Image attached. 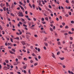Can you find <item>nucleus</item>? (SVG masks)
Here are the masks:
<instances>
[{
  "label": "nucleus",
  "mask_w": 74,
  "mask_h": 74,
  "mask_svg": "<svg viewBox=\"0 0 74 74\" xmlns=\"http://www.w3.org/2000/svg\"><path fill=\"white\" fill-rule=\"evenodd\" d=\"M16 62L17 63V64H14V65H17L18 64V58H16Z\"/></svg>",
  "instance_id": "1"
},
{
  "label": "nucleus",
  "mask_w": 74,
  "mask_h": 74,
  "mask_svg": "<svg viewBox=\"0 0 74 74\" xmlns=\"http://www.w3.org/2000/svg\"><path fill=\"white\" fill-rule=\"evenodd\" d=\"M18 59L19 60L22 59V57L21 56H18Z\"/></svg>",
  "instance_id": "2"
},
{
  "label": "nucleus",
  "mask_w": 74,
  "mask_h": 74,
  "mask_svg": "<svg viewBox=\"0 0 74 74\" xmlns=\"http://www.w3.org/2000/svg\"><path fill=\"white\" fill-rule=\"evenodd\" d=\"M4 70H7V66H5L3 68Z\"/></svg>",
  "instance_id": "3"
},
{
  "label": "nucleus",
  "mask_w": 74,
  "mask_h": 74,
  "mask_svg": "<svg viewBox=\"0 0 74 74\" xmlns=\"http://www.w3.org/2000/svg\"><path fill=\"white\" fill-rule=\"evenodd\" d=\"M19 7H20L21 10H24V8H23L22 6H21V5H19Z\"/></svg>",
  "instance_id": "4"
},
{
  "label": "nucleus",
  "mask_w": 74,
  "mask_h": 74,
  "mask_svg": "<svg viewBox=\"0 0 74 74\" xmlns=\"http://www.w3.org/2000/svg\"><path fill=\"white\" fill-rule=\"evenodd\" d=\"M21 43L23 45H26V43H25V42L24 41L22 42Z\"/></svg>",
  "instance_id": "5"
},
{
  "label": "nucleus",
  "mask_w": 74,
  "mask_h": 74,
  "mask_svg": "<svg viewBox=\"0 0 74 74\" xmlns=\"http://www.w3.org/2000/svg\"><path fill=\"white\" fill-rule=\"evenodd\" d=\"M7 69H10V65H8V64L7 65Z\"/></svg>",
  "instance_id": "6"
},
{
  "label": "nucleus",
  "mask_w": 74,
  "mask_h": 74,
  "mask_svg": "<svg viewBox=\"0 0 74 74\" xmlns=\"http://www.w3.org/2000/svg\"><path fill=\"white\" fill-rule=\"evenodd\" d=\"M5 62L6 63H9V61H8V60H5Z\"/></svg>",
  "instance_id": "7"
},
{
  "label": "nucleus",
  "mask_w": 74,
  "mask_h": 74,
  "mask_svg": "<svg viewBox=\"0 0 74 74\" xmlns=\"http://www.w3.org/2000/svg\"><path fill=\"white\" fill-rule=\"evenodd\" d=\"M69 34H74V32H72L71 33V32L69 31Z\"/></svg>",
  "instance_id": "8"
},
{
  "label": "nucleus",
  "mask_w": 74,
  "mask_h": 74,
  "mask_svg": "<svg viewBox=\"0 0 74 74\" xmlns=\"http://www.w3.org/2000/svg\"><path fill=\"white\" fill-rule=\"evenodd\" d=\"M60 54V51H58L57 53V55H59Z\"/></svg>",
  "instance_id": "9"
},
{
  "label": "nucleus",
  "mask_w": 74,
  "mask_h": 74,
  "mask_svg": "<svg viewBox=\"0 0 74 74\" xmlns=\"http://www.w3.org/2000/svg\"><path fill=\"white\" fill-rule=\"evenodd\" d=\"M60 59L62 60H64V57H62L60 58Z\"/></svg>",
  "instance_id": "10"
},
{
  "label": "nucleus",
  "mask_w": 74,
  "mask_h": 74,
  "mask_svg": "<svg viewBox=\"0 0 74 74\" xmlns=\"http://www.w3.org/2000/svg\"><path fill=\"white\" fill-rule=\"evenodd\" d=\"M26 34H30V35H31V34L29 32H27Z\"/></svg>",
  "instance_id": "11"
},
{
  "label": "nucleus",
  "mask_w": 74,
  "mask_h": 74,
  "mask_svg": "<svg viewBox=\"0 0 74 74\" xmlns=\"http://www.w3.org/2000/svg\"><path fill=\"white\" fill-rule=\"evenodd\" d=\"M15 6H14V4L13 3H12V5L11 6V8H13Z\"/></svg>",
  "instance_id": "12"
},
{
  "label": "nucleus",
  "mask_w": 74,
  "mask_h": 74,
  "mask_svg": "<svg viewBox=\"0 0 74 74\" xmlns=\"http://www.w3.org/2000/svg\"><path fill=\"white\" fill-rule=\"evenodd\" d=\"M45 45L46 46V47H48V44L47 43H44Z\"/></svg>",
  "instance_id": "13"
},
{
  "label": "nucleus",
  "mask_w": 74,
  "mask_h": 74,
  "mask_svg": "<svg viewBox=\"0 0 74 74\" xmlns=\"http://www.w3.org/2000/svg\"><path fill=\"white\" fill-rule=\"evenodd\" d=\"M32 7L34 9V8H35V5H34V4H33L32 5Z\"/></svg>",
  "instance_id": "14"
},
{
  "label": "nucleus",
  "mask_w": 74,
  "mask_h": 74,
  "mask_svg": "<svg viewBox=\"0 0 74 74\" xmlns=\"http://www.w3.org/2000/svg\"><path fill=\"white\" fill-rule=\"evenodd\" d=\"M72 72H72V71L71 72L70 71V70L68 71V73L69 74H71Z\"/></svg>",
  "instance_id": "15"
},
{
  "label": "nucleus",
  "mask_w": 74,
  "mask_h": 74,
  "mask_svg": "<svg viewBox=\"0 0 74 74\" xmlns=\"http://www.w3.org/2000/svg\"><path fill=\"white\" fill-rule=\"evenodd\" d=\"M58 64H60V65H61V66H63V64L62 63H58Z\"/></svg>",
  "instance_id": "16"
},
{
  "label": "nucleus",
  "mask_w": 74,
  "mask_h": 74,
  "mask_svg": "<svg viewBox=\"0 0 74 74\" xmlns=\"http://www.w3.org/2000/svg\"><path fill=\"white\" fill-rule=\"evenodd\" d=\"M38 8L40 11H41V10H42L41 8H40V6H38Z\"/></svg>",
  "instance_id": "17"
},
{
  "label": "nucleus",
  "mask_w": 74,
  "mask_h": 74,
  "mask_svg": "<svg viewBox=\"0 0 74 74\" xmlns=\"http://www.w3.org/2000/svg\"><path fill=\"white\" fill-rule=\"evenodd\" d=\"M24 60H25V61H27V59L26 58H24Z\"/></svg>",
  "instance_id": "18"
},
{
  "label": "nucleus",
  "mask_w": 74,
  "mask_h": 74,
  "mask_svg": "<svg viewBox=\"0 0 74 74\" xmlns=\"http://www.w3.org/2000/svg\"><path fill=\"white\" fill-rule=\"evenodd\" d=\"M23 68L24 69H26V67L25 66H23Z\"/></svg>",
  "instance_id": "19"
},
{
  "label": "nucleus",
  "mask_w": 74,
  "mask_h": 74,
  "mask_svg": "<svg viewBox=\"0 0 74 74\" xmlns=\"http://www.w3.org/2000/svg\"><path fill=\"white\" fill-rule=\"evenodd\" d=\"M29 7H30V8H32V6L31 5V4H30V3H29Z\"/></svg>",
  "instance_id": "20"
},
{
  "label": "nucleus",
  "mask_w": 74,
  "mask_h": 74,
  "mask_svg": "<svg viewBox=\"0 0 74 74\" xmlns=\"http://www.w3.org/2000/svg\"><path fill=\"white\" fill-rule=\"evenodd\" d=\"M65 16H66V17H68L69 16V14H66Z\"/></svg>",
  "instance_id": "21"
},
{
  "label": "nucleus",
  "mask_w": 74,
  "mask_h": 74,
  "mask_svg": "<svg viewBox=\"0 0 74 74\" xmlns=\"http://www.w3.org/2000/svg\"><path fill=\"white\" fill-rule=\"evenodd\" d=\"M69 38H70V40H72L73 39V38H72V37H70Z\"/></svg>",
  "instance_id": "22"
},
{
  "label": "nucleus",
  "mask_w": 74,
  "mask_h": 74,
  "mask_svg": "<svg viewBox=\"0 0 74 74\" xmlns=\"http://www.w3.org/2000/svg\"><path fill=\"white\" fill-rule=\"evenodd\" d=\"M3 10L4 11H6V9H5V7H4L3 8Z\"/></svg>",
  "instance_id": "23"
},
{
  "label": "nucleus",
  "mask_w": 74,
  "mask_h": 74,
  "mask_svg": "<svg viewBox=\"0 0 74 74\" xmlns=\"http://www.w3.org/2000/svg\"><path fill=\"white\" fill-rule=\"evenodd\" d=\"M26 37H27V39H29L28 38L29 37V35H26Z\"/></svg>",
  "instance_id": "24"
},
{
  "label": "nucleus",
  "mask_w": 74,
  "mask_h": 74,
  "mask_svg": "<svg viewBox=\"0 0 74 74\" xmlns=\"http://www.w3.org/2000/svg\"><path fill=\"white\" fill-rule=\"evenodd\" d=\"M50 31H51V32L53 31V29H52V28L51 27L50 28Z\"/></svg>",
  "instance_id": "25"
},
{
  "label": "nucleus",
  "mask_w": 74,
  "mask_h": 74,
  "mask_svg": "<svg viewBox=\"0 0 74 74\" xmlns=\"http://www.w3.org/2000/svg\"><path fill=\"white\" fill-rule=\"evenodd\" d=\"M12 51H13L14 52H15V50L13 49H12Z\"/></svg>",
  "instance_id": "26"
},
{
  "label": "nucleus",
  "mask_w": 74,
  "mask_h": 74,
  "mask_svg": "<svg viewBox=\"0 0 74 74\" xmlns=\"http://www.w3.org/2000/svg\"><path fill=\"white\" fill-rule=\"evenodd\" d=\"M8 45H12V44H11V43H8Z\"/></svg>",
  "instance_id": "27"
},
{
  "label": "nucleus",
  "mask_w": 74,
  "mask_h": 74,
  "mask_svg": "<svg viewBox=\"0 0 74 74\" xmlns=\"http://www.w3.org/2000/svg\"><path fill=\"white\" fill-rule=\"evenodd\" d=\"M58 45H60V42L59 41L58 42Z\"/></svg>",
  "instance_id": "28"
},
{
  "label": "nucleus",
  "mask_w": 74,
  "mask_h": 74,
  "mask_svg": "<svg viewBox=\"0 0 74 74\" xmlns=\"http://www.w3.org/2000/svg\"><path fill=\"white\" fill-rule=\"evenodd\" d=\"M10 39L11 41L12 42H13V40L12 39L10 38Z\"/></svg>",
  "instance_id": "29"
},
{
  "label": "nucleus",
  "mask_w": 74,
  "mask_h": 74,
  "mask_svg": "<svg viewBox=\"0 0 74 74\" xmlns=\"http://www.w3.org/2000/svg\"><path fill=\"white\" fill-rule=\"evenodd\" d=\"M6 6L7 7H8V2H6Z\"/></svg>",
  "instance_id": "30"
},
{
  "label": "nucleus",
  "mask_w": 74,
  "mask_h": 74,
  "mask_svg": "<svg viewBox=\"0 0 74 74\" xmlns=\"http://www.w3.org/2000/svg\"><path fill=\"white\" fill-rule=\"evenodd\" d=\"M19 3L20 4V5H22V4H23V3H22V2H21V1H20L19 2Z\"/></svg>",
  "instance_id": "31"
},
{
  "label": "nucleus",
  "mask_w": 74,
  "mask_h": 74,
  "mask_svg": "<svg viewBox=\"0 0 74 74\" xmlns=\"http://www.w3.org/2000/svg\"><path fill=\"white\" fill-rule=\"evenodd\" d=\"M65 29H68L69 28V26H66L65 27Z\"/></svg>",
  "instance_id": "32"
},
{
  "label": "nucleus",
  "mask_w": 74,
  "mask_h": 74,
  "mask_svg": "<svg viewBox=\"0 0 74 74\" xmlns=\"http://www.w3.org/2000/svg\"><path fill=\"white\" fill-rule=\"evenodd\" d=\"M23 26H24V27H27V25H25V24H23Z\"/></svg>",
  "instance_id": "33"
},
{
  "label": "nucleus",
  "mask_w": 74,
  "mask_h": 74,
  "mask_svg": "<svg viewBox=\"0 0 74 74\" xmlns=\"http://www.w3.org/2000/svg\"><path fill=\"white\" fill-rule=\"evenodd\" d=\"M0 29L1 30H3V27H1V26H0Z\"/></svg>",
  "instance_id": "34"
},
{
  "label": "nucleus",
  "mask_w": 74,
  "mask_h": 74,
  "mask_svg": "<svg viewBox=\"0 0 74 74\" xmlns=\"http://www.w3.org/2000/svg\"><path fill=\"white\" fill-rule=\"evenodd\" d=\"M64 35H65V36H67L68 35V34L67 33H65L64 34Z\"/></svg>",
  "instance_id": "35"
},
{
  "label": "nucleus",
  "mask_w": 74,
  "mask_h": 74,
  "mask_svg": "<svg viewBox=\"0 0 74 74\" xmlns=\"http://www.w3.org/2000/svg\"><path fill=\"white\" fill-rule=\"evenodd\" d=\"M39 6H40V7H42L43 6L41 4V3H40V4H39Z\"/></svg>",
  "instance_id": "36"
},
{
  "label": "nucleus",
  "mask_w": 74,
  "mask_h": 74,
  "mask_svg": "<svg viewBox=\"0 0 74 74\" xmlns=\"http://www.w3.org/2000/svg\"><path fill=\"white\" fill-rule=\"evenodd\" d=\"M38 52H40V48H38Z\"/></svg>",
  "instance_id": "37"
},
{
  "label": "nucleus",
  "mask_w": 74,
  "mask_h": 74,
  "mask_svg": "<svg viewBox=\"0 0 74 74\" xmlns=\"http://www.w3.org/2000/svg\"><path fill=\"white\" fill-rule=\"evenodd\" d=\"M34 58L37 61H38V59H37V58L35 57Z\"/></svg>",
  "instance_id": "38"
},
{
  "label": "nucleus",
  "mask_w": 74,
  "mask_h": 74,
  "mask_svg": "<svg viewBox=\"0 0 74 74\" xmlns=\"http://www.w3.org/2000/svg\"><path fill=\"white\" fill-rule=\"evenodd\" d=\"M15 39H17L18 40H19V37H16V38H15Z\"/></svg>",
  "instance_id": "39"
},
{
  "label": "nucleus",
  "mask_w": 74,
  "mask_h": 74,
  "mask_svg": "<svg viewBox=\"0 0 74 74\" xmlns=\"http://www.w3.org/2000/svg\"><path fill=\"white\" fill-rule=\"evenodd\" d=\"M69 13L70 15H71V12H69Z\"/></svg>",
  "instance_id": "40"
},
{
  "label": "nucleus",
  "mask_w": 74,
  "mask_h": 74,
  "mask_svg": "<svg viewBox=\"0 0 74 74\" xmlns=\"http://www.w3.org/2000/svg\"><path fill=\"white\" fill-rule=\"evenodd\" d=\"M71 23H72L73 24H74V21H71Z\"/></svg>",
  "instance_id": "41"
},
{
  "label": "nucleus",
  "mask_w": 74,
  "mask_h": 74,
  "mask_svg": "<svg viewBox=\"0 0 74 74\" xmlns=\"http://www.w3.org/2000/svg\"><path fill=\"white\" fill-rule=\"evenodd\" d=\"M34 37H38V36H37V35L36 34H35L34 35Z\"/></svg>",
  "instance_id": "42"
},
{
  "label": "nucleus",
  "mask_w": 74,
  "mask_h": 74,
  "mask_svg": "<svg viewBox=\"0 0 74 74\" xmlns=\"http://www.w3.org/2000/svg\"><path fill=\"white\" fill-rule=\"evenodd\" d=\"M10 53H12V54H13V53H14L12 51H10Z\"/></svg>",
  "instance_id": "43"
},
{
  "label": "nucleus",
  "mask_w": 74,
  "mask_h": 74,
  "mask_svg": "<svg viewBox=\"0 0 74 74\" xmlns=\"http://www.w3.org/2000/svg\"><path fill=\"white\" fill-rule=\"evenodd\" d=\"M63 44H65V43H66V41H63Z\"/></svg>",
  "instance_id": "44"
},
{
  "label": "nucleus",
  "mask_w": 74,
  "mask_h": 74,
  "mask_svg": "<svg viewBox=\"0 0 74 74\" xmlns=\"http://www.w3.org/2000/svg\"><path fill=\"white\" fill-rule=\"evenodd\" d=\"M45 20H46V21H48V18H45Z\"/></svg>",
  "instance_id": "45"
},
{
  "label": "nucleus",
  "mask_w": 74,
  "mask_h": 74,
  "mask_svg": "<svg viewBox=\"0 0 74 74\" xmlns=\"http://www.w3.org/2000/svg\"><path fill=\"white\" fill-rule=\"evenodd\" d=\"M61 33H64V31H63V30L61 31Z\"/></svg>",
  "instance_id": "46"
},
{
  "label": "nucleus",
  "mask_w": 74,
  "mask_h": 74,
  "mask_svg": "<svg viewBox=\"0 0 74 74\" xmlns=\"http://www.w3.org/2000/svg\"><path fill=\"white\" fill-rule=\"evenodd\" d=\"M23 52H26V50H25V49H23Z\"/></svg>",
  "instance_id": "47"
},
{
  "label": "nucleus",
  "mask_w": 74,
  "mask_h": 74,
  "mask_svg": "<svg viewBox=\"0 0 74 74\" xmlns=\"http://www.w3.org/2000/svg\"><path fill=\"white\" fill-rule=\"evenodd\" d=\"M49 8H52V7H51V5H49Z\"/></svg>",
  "instance_id": "48"
},
{
  "label": "nucleus",
  "mask_w": 74,
  "mask_h": 74,
  "mask_svg": "<svg viewBox=\"0 0 74 74\" xmlns=\"http://www.w3.org/2000/svg\"><path fill=\"white\" fill-rule=\"evenodd\" d=\"M22 22L25 21V20L23 18H21Z\"/></svg>",
  "instance_id": "49"
},
{
  "label": "nucleus",
  "mask_w": 74,
  "mask_h": 74,
  "mask_svg": "<svg viewBox=\"0 0 74 74\" xmlns=\"http://www.w3.org/2000/svg\"><path fill=\"white\" fill-rule=\"evenodd\" d=\"M38 58L39 59H41V56H38Z\"/></svg>",
  "instance_id": "50"
},
{
  "label": "nucleus",
  "mask_w": 74,
  "mask_h": 74,
  "mask_svg": "<svg viewBox=\"0 0 74 74\" xmlns=\"http://www.w3.org/2000/svg\"><path fill=\"white\" fill-rule=\"evenodd\" d=\"M2 67V66H1V65L0 64V69H1V70Z\"/></svg>",
  "instance_id": "51"
},
{
  "label": "nucleus",
  "mask_w": 74,
  "mask_h": 74,
  "mask_svg": "<svg viewBox=\"0 0 74 74\" xmlns=\"http://www.w3.org/2000/svg\"><path fill=\"white\" fill-rule=\"evenodd\" d=\"M6 11H7V12H8V8H6Z\"/></svg>",
  "instance_id": "52"
},
{
  "label": "nucleus",
  "mask_w": 74,
  "mask_h": 74,
  "mask_svg": "<svg viewBox=\"0 0 74 74\" xmlns=\"http://www.w3.org/2000/svg\"><path fill=\"white\" fill-rule=\"evenodd\" d=\"M41 0H39V5H40V4H41Z\"/></svg>",
  "instance_id": "53"
},
{
  "label": "nucleus",
  "mask_w": 74,
  "mask_h": 74,
  "mask_svg": "<svg viewBox=\"0 0 74 74\" xmlns=\"http://www.w3.org/2000/svg\"><path fill=\"white\" fill-rule=\"evenodd\" d=\"M0 49H3V47L2 46H1L0 47Z\"/></svg>",
  "instance_id": "54"
},
{
  "label": "nucleus",
  "mask_w": 74,
  "mask_h": 74,
  "mask_svg": "<svg viewBox=\"0 0 74 74\" xmlns=\"http://www.w3.org/2000/svg\"><path fill=\"white\" fill-rule=\"evenodd\" d=\"M30 63H33V60H31L30 61Z\"/></svg>",
  "instance_id": "55"
},
{
  "label": "nucleus",
  "mask_w": 74,
  "mask_h": 74,
  "mask_svg": "<svg viewBox=\"0 0 74 74\" xmlns=\"http://www.w3.org/2000/svg\"><path fill=\"white\" fill-rule=\"evenodd\" d=\"M42 21H44V18H42Z\"/></svg>",
  "instance_id": "56"
},
{
  "label": "nucleus",
  "mask_w": 74,
  "mask_h": 74,
  "mask_svg": "<svg viewBox=\"0 0 74 74\" xmlns=\"http://www.w3.org/2000/svg\"><path fill=\"white\" fill-rule=\"evenodd\" d=\"M62 24L63 25V26H64V25H65V23H62Z\"/></svg>",
  "instance_id": "57"
},
{
  "label": "nucleus",
  "mask_w": 74,
  "mask_h": 74,
  "mask_svg": "<svg viewBox=\"0 0 74 74\" xmlns=\"http://www.w3.org/2000/svg\"><path fill=\"white\" fill-rule=\"evenodd\" d=\"M14 5H16V2H14Z\"/></svg>",
  "instance_id": "58"
},
{
  "label": "nucleus",
  "mask_w": 74,
  "mask_h": 74,
  "mask_svg": "<svg viewBox=\"0 0 74 74\" xmlns=\"http://www.w3.org/2000/svg\"><path fill=\"white\" fill-rule=\"evenodd\" d=\"M32 56H35L36 55L34 53L32 54Z\"/></svg>",
  "instance_id": "59"
},
{
  "label": "nucleus",
  "mask_w": 74,
  "mask_h": 74,
  "mask_svg": "<svg viewBox=\"0 0 74 74\" xmlns=\"http://www.w3.org/2000/svg\"><path fill=\"white\" fill-rule=\"evenodd\" d=\"M33 19L35 21H36V19L35 18H33Z\"/></svg>",
  "instance_id": "60"
},
{
  "label": "nucleus",
  "mask_w": 74,
  "mask_h": 74,
  "mask_svg": "<svg viewBox=\"0 0 74 74\" xmlns=\"http://www.w3.org/2000/svg\"><path fill=\"white\" fill-rule=\"evenodd\" d=\"M16 70H18V67H17V66H16Z\"/></svg>",
  "instance_id": "61"
},
{
  "label": "nucleus",
  "mask_w": 74,
  "mask_h": 74,
  "mask_svg": "<svg viewBox=\"0 0 74 74\" xmlns=\"http://www.w3.org/2000/svg\"><path fill=\"white\" fill-rule=\"evenodd\" d=\"M17 73H18V74H21V72H17Z\"/></svg>",
  "instance_id": "62"
},
{
  "label": "nucleus",
  "mask_w": 74,
  "mask_h": 74,
  "mask_svg": "<svg viewBox=\"0 0 74 74\" xmlns=\"http://www.w3.org/2000/svg\"><path fill=\"white\" fill-rule=\"evenodd\" d=\"M42 23L43 24H45V22L44 21L42 22Z\"/></svg>",
  "instance_id": "63"
},
{
  "label": "nucleus",
  "mask_w": 74,
  "mask_h": 74,
  "mask_svg": "<svg viewBox=\"0 0 74 74\" xmlns=\"http://www.w3.org/2000/svg\"><path fill=\"white\" fill-rule=\"evenodd\" d=\"M31 49H33V46H31Z\"/></svg>",
  "instance_id": "64"
}]
</instances>
